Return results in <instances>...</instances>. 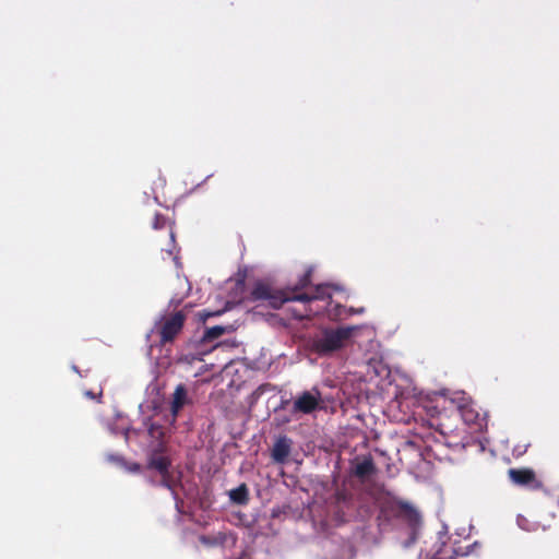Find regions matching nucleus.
<instances>
[{"instance_id": "nucleus-1", "label": "nucleus", "mask_w": 559, "mask_h": 559, "mask_svg": "<svg viewBox=\"0 0 559 559\" xmlns=\"http://www.w3.org/2000/svg\"><path fill=\"white\" fill-rule=\"evenodd\" d=\"M341 287L334 285H318L312 293L296 294L293 292L277 290L265 283H258L252 290V298L254 300L265 301L267 306L278 309L283 304L287 301H299L306 304L305 313L298 316V318L314 316L321 313L320 307H314L313 302L324 301V310L330 319H341L352 314H361L365 312V308H345L340 304H333L331 300L332 290H340Z\"/></svg>"}, {"instance_id": "nucleus-2", "label": "nucleus", "mask_w": 559, "mask_h": 559, "mask_svg": "<svg viewBox=\"0 0 559 559\" xmlns=\"http://www.w3.org/2000/svg\"><path fill=\"white\" fill-rule=\"evenodd\" d=\"M367 325H348L337 329H324L310 341L311 349L320 356H329L347 346Z\"/></svg>"}, {"instance_id": "nucleus-3", "label": "nucleus", "mask_w": 559, "mask_h": 559, "mask_svg": "<svg viewBox=\"0 0 559 559\" xmlns=\"http://www.w3.org/2000/svg\"><path fill=\"white\" fill-rule=\"evenodd\" d=\"M170 461L162 452L155 450L148 459V467L157 471L162 476V485L175 492V477L169 471Z\"/></svg>"}, {"instance_id": "nucleus-4", "label": "nucleus", "mask_w": 559, "mask_h": 559, "mask_svg": "<svg viewBox=\"0 0 559 559\" xmlns=\"http://www.w3.org/2000/svg\"><path fill=\"white\" fill-rule=\"evenodd\" d=\"M448 399L455 405L466 424H476L478 421L479 413L464 392H453Z\"/></svg>"}, {"instance_id": "nucleus-5", "label": "nucleus", "mask_w": 559, "mask_h": 559, "mask_svg": "<svg viewBox=\"0 0 559 559\" xmlns=\"http://www.w3.org/2000/svg\"><path fill=\"white\" fill-rule=\"evenodd\" d=\"M185 316L182 312H176L160 322L156 323L163 343L171 341L182 329Z\"/></svg>"}, {"instance_id": "nucleus-6", "label": "nucleus", "mask_w": 559, "mask_h": 559, "mask_svg": "<svg viewBox=\"0 0 559 559\" xmlns=\"http://www.w3.org/2000/svg\"><path fill=\"white\" fill-rule=\"evenodd\" d=\"M321 394L317 390L305 391L298 395L293 405L294 413L310 414L318 408Z\"/></svg>"}, {"instance_id": "nucleus-7", "label": "nucleus", "mask_w": 559, "mask_h": 559, "mask_svg": "<svg viewBox=\"0 0 559 559\" xmlns=\"http://www.w3.org/2000/svg\"><path fill=\"white\" fill-rule=\"evenodd\" d=\"M508 473L511 481L515 485L531 489H538L542 487V483L536 478L535 473L530 468H511Z\"/></svg>"}, {"instance_id": "nucleus-8", "label": "nucleus", "mask_w": 559, "mask_h": 559, "mask_svg": "<svg viewBox=\"0 0 559 559\" xmlns=\"http://www.w3.org/2000/svg\"><path fill=\"white\" fill-rule=\"evenodd\" d=\"M399 516L408 522L411 528V538L403 543L405 548L414 544L416 539V530L420 522L419 513L407 503H401L399 506Z\"/></svg>"}, {"instance_id": "nucleus-9", "label": "nucleus", "mask_w": 559, "mask_h": 559, "mask_svg": "<svg viewBox=\"0 0 559 559\" xmlns=\"http://www.w3.org/2000/svg\"><path fill=\"white\" fill-rule=\"evenodd\" d=\"M445 536L447 533L440 534V536L438 537V542L435 545L436 550L431 555L427 552L426 559H453V555L466 556L469 552H459L457 550H454L452 547L447 546L444 540ZM419 559H423L421 555Z\"/></svg>"}, {"instance_id": "nucleus-10", "label": "nucleus", "mask_w": 559, "mask_h": 559, "mask_svg": "<svg viewBox=\"0 0 559 559\" xmlns=\"http://www.w3.org/2000/svg\"><path fill=\"white\" fill-rule=\"evenodd\" d=\"M200 542L205 546H233L236 538L226 532H217L210 535L200 536Z\"/></svg>"}, {"instance_id": "nucleus-11", "label": "nucleus", "mask_w": 559, "mask_h": 559, "mask_svg": "<svg viewBox=\"0 0 559 559\" xmlns=\"http://www.w3.org/2000/svg\"><path fill=\"white\" fill-rule=\"evenodd\" d=\"M292 441L287 437H281L274 443L272 457L277 463H284L290 453Z\"/></svg>"}, {"instance_id": "nucleus-12", "label": "nucleus", "mask_w": 559, "mask_h": 559, "mask_svg": "<svg viewBox=\"0 0 559 559\" xmlns=\"http://www.w3.org/2000/svg\"><path fill=\"white\" fill-rule=\"evenodd\" d=\"M190 403V400L188 397V393L186 388L182 384H179L173 395V402H171V415L175 419L180 412V409Z\"/></svg>"}, {"instance_id": "nucleus-13", "label": "nucleus", "mask_w": 559, "mask_h": 559, "mask_svg": "<svg viewBox=\"0 0 559 559\" xmlns=\"http://www.w3.org/2000/svg\"><path fill=\"white\" fill-rule=\"evenodd\" d=\"M229 498L233 502L245 504L248 502V489L245 484L229 491Z\"/></svg>"}, {"instance_id": "nucleus-14", "label": "nucleus", "mask_w": 559, "mask_h": 559, "mask_svg": "<svg viewBox=\"0 0 559 559\" xmlns=\"http://www.w3.org/2000/svg\"><path fill=\"white\" fill-rule=\"evenodd\" d=\"M373 463L370 459H364L355 465V474L358 477H366L373 472Z\"/></svg>"}, {"instance_id": "nucleus-15", "label": "nucleus", "mask_w": 559, "mask_h": 559, "mask_svg": "<svg viewBox=\"0 0 559 559\" xmlns=\"http://www.w3.org/2000/svg\"><path fill=\"white\" fill-rule=\"evenodd\" d=\"M107 461L110 462V463L118 464V465L124 467L129 472H139L140 471V465L139 464L132 463V464L129 465V464H127L124 462L122 456L117 455V454H108L107 455Z\"/></svg>"}, {"instance_id": "nucleus-16", "label": "nucleus", "mask_w": 559, "mask_h": 559, "mask_svg": "<svg viewBox=\"0 0 559 559\" xmlns=\"http://www.w3.org/2000/svg\"><path fill=\"white\" fill-rule=\"evenodd\" d=\"M516 523L520 528L527 531V532H535L540 528V524L538 522L531 521L530 519L519 515L516 519ZM543 530H545L544 526H542Z\"/></svg>"}, {"instance_id": "nucleus-17", "label": "nucleus", "mask_w": 559, "mask_h": 559, "mask_svg": "<svg viewBox=\"0 0 559 559\" xmlns=\"http://www.w3.org/2000/svg\"><path fill=\"white\" fill-rule=\"evenodd\" d=\"M225 332V328L222 325H216L211 329H207L204 334V340L213 341L221 336Z\"/></svg>"}, {"instance_id": "nucleus-18", "label": "nucleus", "mask_w": 559, "mask_h": 559, "mask_svg": "<svg viewBox=\"0 0 559 559\" xmlns=\"http://www.w3.org/2000/svg\"><path fill=\"white\" fill-rule=\"evenodd\" d=\"M166 223H167V221L164 216L156 214L154 222H153V227L155 229H159V228H163L166 225Z\"/></svg>"}, {"instance_id": "nucleus-19", "label": "nucleus", "mask_w": 559, "mask_h": 559, "mask_svg": "<svg viewBox=\"0 0 559 559\" xmlns=\"http://www.w3.org/2000/svg\"><path fill=\"white\" fill-rule=\"evenodd\" d=\"M226 309L224 310H218V311H215V312H210V311H203V312H200L199 313V318L200 320L202 321H205L207 318L210 317H215V316H219L221 313H223Z\"/></svg>"}, {"instance_id": "nucleus-20", "label": "nucleus", "mask_w": 559, "mask_h": 559, "mask_svg": "<svg viewBox=\"0 0 559 559\" xmlns=\"http://www.w3.org/2000/svg\"><path fill=\"white\" fill-rule=\"evenodd\" d=\"M308 281H309V274H306V275L304 276V278L301 280V286L307 285Z\"/></svg>"}, {"instance_id": "nucleus-21", "label": "nucleus", "mask_w": 559, "mask_h": 559, "mask_svg": "<svg viewBox=\"0 0 559 559\" xmlns=\"http://www.w3.org/2000/svg\"><path fill=\"white\" fill-rule=\"evenodd\" d=\"M85 395H86L87 397H90V399H94V397H95V395H94V393H93L92 391H86V392H85Z\"/></svg>"}, {"instance_id": "nucleus-22", "label": "nucleus", "mask_w": 559, "mask_h": 559, "mask_svg": "<svg viewBox=\"0 0 559 559\" xmlns=\"http://www.w3.org/2000/svg\"><path fill=\"white\" fill-rule=\"evenodd\" d=\"M238 559H250V557H249L248 555L243 554V555H242L240 558H238Z\"/></svg>"}, {"instance_id": "nucleus-23", "label": "nucleus", "mask_w": 559, "mask_h": 559, "mask_svg": "<svg viewBox=\"0 0 559 559\" xmlns=\"http://www.w3.org/2000/svg\"><path fill=\"white\" fill-rule=\"evenodd\" d=\"M174 261L176 262L177 265H179L178 257L177 255H174Z\"/></svg>"}, {"instance_id": "nucleus-24", "label": "nucleus", "mask_w": 559, "mask_h": 559, "mask_svg": "<svg viewBox=\"0 0 559 559\" xmlns=\"http://www.w3.org/2000/svg\"><path fill=\"white\" fill-rule=\"evenodd\" d=\"M174 238H175V235H174L173 230H170V239L174 240Z\"/></svg>"}]
</instances>
